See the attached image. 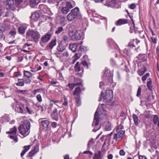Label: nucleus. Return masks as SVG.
Returning <instances> with one entry per match:
<instances>
[{
    "instance_id": "obj_1",
    "label": "nucleus",
    "mask_w": 159,
    "mask_h": 159,
    "mask_svg": "<svg viewBox=\"0 0 159 159\" xmlns=\"http://www.w3.org/2000/svg\"><path fill=\"white\" fill-rule=\"evenodd\" d=\"M100 107V106L98 107L94 114L92 124L93 126L94 127L93 131L94 132H96L100 129L101 125H99V120L105 117L106 115V111L103 109L99 110Z\"/></svg>"
},
{
    "instance_id": "obj_2",
    "label": "nucleus",
    "mask_w": 159,
    "mask_h": 159,
    "mask_svg": "<svg viewBox=\"0 0 159 159\" xmlns=\"http://www.w3.org/2000/svg\"><path fill=\"white\" fill-rule=\"evenodd\" d=\"M30 126V123L29 121H24L18 127L19 133L22 135H25L24 136H27L29 134Z\"/></svg>"
},
{
    "instance_id": "obj_3",
    "label": "nucleus",
    "mask_w": 159,
    "mask_h": 159,
    "mask_svg": "<svg viewBox=\"0 0 159 159\" xmlns=\"http://www.w3.org/2000/svg\"><path fill=\"white\" fill-rule=\"evenodd\" d=\"M102 92L101 94V97L100 98L98 101H101L102 98L104 102H106L107 104L108 105L110 104V103L111 102V99L113 98V91L112 90H108L106 91L105 95L104 97H102Z\"/></svg>"
},
{
    "instance_id": "obj_4",
    "label": "nucleus",
    "mask_w": 159,
    "mask_h": 159,
    "mask_svg": "<svg viewBox=\"0 0 159 159\" xmlns=\"http://www.w3.org/2000/svg\"><path fill=\"white\" fill-rule=\"evenodd\" d=\"M26 35L29 37H31L34 41L37 43L40 37L39 33L36 31L30 29L28 30L26 33Z\"/></svg>"
},
{
    "instance_id": "obj_5",
    "label": "nucleus",
    "mask_w": 159,
    "mask_h": 159,
    "mask_svg": "<svg viewBox=\"0 0 159 159\" xmlns=\"http://www.w3.org/2000/svg\"><path fill=\"white\" fill-rule=\"evenodd\" d=\"M104 4L108 7L113 8H119L120 7V3L117 2L116 0H106Z\"/></svg>"
},
{
    "instance_id": "obj_6",
    "label": "nucleus",
    "mask_w": 159,
    "mask_h": 159,
    "mask_svg": "<svg viewBox=\"0 0 159 159\" xmlns=\"http://www.w3.org/2000/svg\"><path fill=\"white\" fill-rule=\"evenodd\" d=\"M79 13V9L78 7H75L72 10L70 13L67 16L68 20L71 21L74 20L77 16Z\"/></svg>"
},
{
    "instance_id": "obj_7",
    "label": "nucleus",
    "mask_w": 159,
    "mask_h": 159,
    "mask_svg": "<svg viewBox=\"0 0 159 159\" xmlns=\"http://www.w3.org/2000/svg\"><path fill=\"white\" fill-rule=\"evenodd\" d=\"M24 106V104L21 103L18 104L17 102H15L11 104V107L16 111L21 113H23Z\"/></svg>"
},
{
    "instance_id": "obj_8",
    "label": "nucleus",
    "mask_w": 159,
    "mask_h": 159,
    "mask_svg": "<svg viewBox=\"0 0 159 159\" xmlns=\"http://www.w3.org/2000/svg\"><path fill=\"white\" fill-rule=\"evenodd\" d=\"M17 129L15 126H14L12 128H11L9 131L6 132V133L11 134L9 135V138L13 139L15 142H17L18 139L16 135Z\"/></svg>"
},
{
    "instance_id": "obj_9",
    "label": "nucleus",
    "mask_w": 159,
    "mask_h": 159,
    "mask_svg": "<svg viewBox=\"0 0 159 159\" xmlns=\"http://www.w3.org/2000/svg\"><path fill=\"white\" fill-rule=\"evenodd\" d=\"M71 39L73 40H78L81 39L82 33L80 30H76L74 33L72 32L70 34Z\"/></svg>"
},
{
    "instance_id": "obj_10",
    "label": "nucleus",
    "mask_w": 159,
    "mask_h": 159,
    "mask_svg": "<svg viewBox=\"0 0 159 159\" xmlns=\"http://www.w3.org/2000/svg\"><path fill=\"white\" fill-rule=\"evenodd\" d=\"M25 0V2L29 1L30 6L32 8L36 7V6L38 3L42 1L45 2L46 0Z\"/></svg>"
},
{
    "instance_id": "obj_11",
    "label": "nucleus",
    "mask_w": 159,
    "mask_h": 159,
    "mask_svg": "<svg viewBox=\"0 0 159 159\" xmlns=\"http://www.w3.org/2000/svg\"><path fill=\"white\" fill-rule=\"evenodd\" d=\"M27 27V26L25 24L20 25L18 29L19 34H24Z\"/></svg>"
},
{
    "instance_id": "obj_12",
    "label": "nucleus",
    "mask_w": 159,
    "mask_h": 159,
    "mask_svg": "<svg viewBox=\"0 0 159 159\" xmlns=\"http://www.w3.org/2000/svg\"><path fill=\"white\" fill-rule=\"evenodd\" d=\"M124 134V132L122 131V132L120 133V134L116 133L113 136V139L116 141H118L121 140L123 137V135Z\"/></svg>"
},
{
    "instance_id": "obj_13",
    "label": "nucleus",
    "mask_w": 159,
    "mask_h": 159,
    "mask_svg": "<svg viewBox=\"0 0 159 159\" xmlns=\"http://www.w3.org/2000/svg\"><path fill=\"white\" fill-rule=\"evenodd\" d=\"M79 45V43H75L73 44H70L69 46V49L73 52H75L77 50V47Z\"/></svg>"
},
{
    "instance_id": "obj_14",
    "label": "nucleus",
    "mask_w": 159,
    "mask_h": 159,
    "mask_svg": "<svg viewBox=\"0 0 159 159\" xmlns=\"http://www.w3.org/2000/svg\"><path fill=\"white\" fill-rule=\"evenodd\" d=\"M39 150L38 146L37 145L34 146V149L29 152L28 156L30 157H32L39 151Z\"/></svg>"
},
{
    "instance_id": "obj_15",
    "label": "nucleus",
    "mask_w": 159,
    "mask_h": 159,
    "mask_svg": "<svg viewBox=\"0 0 159 159\" xmlns=\"http://www.w3.org/2000/svg\"><path fill=\"white\" fill-rule=\"evenodd\" d=\"M81 56V53L80 52L75 53L72 58L71 63L74 64L80 57Z\"/></svg>"
},
{
    "instance_id": "obj_16",
    "label": "nucleus",
    "mask_w": 159,
    "mask_h": 159,
    "mask_svg": "<svg viewBox=\"0 0 159 159\" xmlns=\"http://www.w3.org/2000/svg\"><path fill=\"white\" fill-rule=\"evenodd\" d=\"M51 37L50 34H47L42 38L41 41L44 43L47 42L50 39Z\"/></svg>"
},
{
    "instance_id": "obj_17",
    "label": "nucleus",
    "mask_w": 159,
    "mask_h": 159,
    "mask_svg": "<svg viewBox=\"0 0 159 159\" xmlns=\"http://www.w3.org/2000/svg\"><path fill=\"white\" fill-rule=\"evenodd\" d=\"M127 23V20H126L124 19H120L116 22L115 24L116 25L120 26Z\"/></svg>"
},
{
    "instance_id": "obj_18",
    "label": "nucleus",
    "mask_w": 159,
    "mask_h": 159,
    "mask_svg": "<svg viewBox=\"0 0 159 159\" xmlns=\"http://www.w3.org/2000/svg\"><path fill=\"white\" fill-rule=\"evenodd\" d=\"M81 92L80 88L79 87H76L74 91L73 95L74 96H76L77 97H80Z\"/></svg>"
},
{
    "instance_id": "obj_19",
    "label": "nucleus",
    "mask_w": 159,
    "mask_h": 159,
    "mask_svg": "<svg viewBox=\"0 0 159 159\" xmlns=\"http://www.w3.org/2000/svg\"><path fill=\"white\" fill-rule=\"evenodd\" d=\"M102 152L99 151L98 152L95 153L92 159H102Z\"/></svg>"
},
{
    "instance_id": "obj_20",
    "label": "nucleus",
    "mask_w": 159,
    "mask_h": 159,
    "mask_svg": "<svg viewBox=\"0 0 159 159\" xmlns=\"http://www.w3.org/2000/svg\"><path fill=\"white\" fill-rule=\"evenodd\" d=\"M123 124V122L122 121L121 124L118 126L116 129V132L117 133L120 134V133H121L122 132V131H123V132H124V134H125V131L123 130V126L122 125V124Z\"/></svg>"
},
{
    "instance_id": "obj_21",
    "label": "nucleus",
    "mask_w": 159,
    "mask_h": 159,
    "mask_svg": "<svg viewBox=\"0 0 159 159\" xmlns=\"http://www.w3.org/2000/svg\"><path fill=\"white\" fill-rule=\"evenodd\" d=\"M107 84L109 85L110 88L114 87L116 85V84L113 81L111 77L108 78L107 79Z\"/></svg>"
},
{
    "instance_id": "obj_22",
    "label": "nucleus",
    "mask_w": 159,
    "mask_h": 159,
    "mask_svg": "<svg viewBox=\"0 0 159 159\" xmlns=\"http://www.w3.org/2000/svg\"><path fill=\"white\" fill-rule=\"evenodd\" d=\"M42 125L46 130L47 129L49 125V122L48 120H44L41 121Z\"/></svg>"
},
{
    "instance_id": "obj_23",
    "label": "nucleus",
    "mask_w": 159,
    "mask_h": 159,
    "mask_svg": "<svg viewBox=\"0 0 159 159\" xmlns=\"http://www.w3.org/2000/svg\"><path fill=\"white\" fill-rule=\"evenodd\" d=\"M112 126L111 123L108 122L105 124L104 129L106 131H110L111 129Z\"/></svg>"
},
{
    "instance_id": "obj_24",
    "label": "nucleus",
    "mask_w": 159,
    "mask_h": 159,
    "mask_svg": "<svg viewBox=\"0 0 159 159\" xmlns=\"http://www.w3.org/2000/svg\"><path fill=\"white\" fill-rule=\"evenodd\" d=\"M5 4L8 5L10 7H11L14 3V0H6L4 2Z\"/></svg>"
},
{
    "instance_id": "obj_25",
    "label": "nucleus",
    "mask_w": 159,
    "mask_h": 159,
    "mask_svg": "<svg viewBox=\"0 0 159 159\" xmlns=\"http://www.w3.org/2000/svg\"><path fill=\"white\" fill-rule=\"evenodd\" d=\"M39 15L38 13L35 12L32 14L31 17L34 20H37L39 19Z\"/></svg>"
},
{
    "instance_id": "obj_26",
    "label": "nucleus",
    "mask_w": 159,
    "mask_h": 159,
    "mask_svg": "<svg viewBox=\"0 0 159 159\" xmlns=\"http://www.w3.org/2000/svg\"><path fill=\"white\" fill-rule=\"evenodd\" d=\"M52 116L55 120H58L57 110V108H55L53 111V113L52 114Z\"/></svg>"
},
{
    "instance_id": "obj_27",
    "label": "nucleus",
    "mask_w": 159,
    "mask_h": 159,
    "mask_svg": "<svg viewBox=\"0 0 159 159\" xmlns=\"http://www.w3.org/2000/svg\"><path fill=\"white\" fill-rule=\"evenodd\" d=\"M75 5V4L74 3V2L72 1L71 2H66V6L70 9L74 7Z\"/></svg>"
},
{
    "instance_id": "obj_28",
    "label": "nucleus",
    "mask_w": 159,
    "mask_h": 159,
    "mask_svg": "<svg viewBox=\"0 0 159 159\" xmlns=\"http://www.w3.org/2000/svg\"><path fill=\"white\" fill-rule=\"evenodd\" d=\"M65 49V47L62 44H59L57 48V49L58 51L61 52L64 51Z\"/></svg>"
},
{
    "instance_id": "obj_29",
    "label": "nucleus",
    "mask_w": 159,
    "mask_h": 159,
    "mask_svg": "<svg viewBox=\"0 0 159 159\" xmlns=\"http://www.w3.org/2000/svg\"><path fill=\"white\" fill-rule=\"evenodd\" d=\"M87 50V48L83 46H80L79 48L77 49V51H80L82 52H85Z\"/></svg>"
},
{
    "instance_id": "obj_30",
    "label": "nucleus",
    "mask_w": 159,
    "mask_h": 159,
    "mask_svg": "<svg viewBox=\"0 0 159 159\" xmlns=\"http://www.w3.org/2000/svg\"><path fill=\"white\" fill-rule=\"evenodd\" d=\"M128 48H126L125 49L123 50V52L125 55L128 56H130L131 54V52H130V49Z\"/></svg>"
},
{
    "instance_id": "obj_31",
    "label": "nucleus",
    "mask_w": 159,
    "mask_h": 159,
    "mask_svg": "<svg viewBox=\"0 0 159 159\" xmlns=\"http://www.w3.org/2000/svg\"><path fill=\"white\" fill-rule=\"evenodd\" d=\"M62 104L63 105L67 106L68 103V100L65 96H64L63 99L61 101Z\"/></svg>"
},
{
    "instance_id": "obj_32",
    "label": "nucleus",
    "mask_w": 159,
    "mask_h": 159,
    "mask_svg": "<svg viewBox=\"0 0 159 159\" xmlns=\"http://www.w3.org/2000/svg\"><path fill=\"white\" fill-rule=\"evenodd\" d=\"M16 85L18 86H23L24 85V83L22 79H18V82L16 83Z\"/></svg>"
},
{
    "instance_id": "obj_33",
    "label": "nucleus",
    "mask_w": 159,
    "mask_h": 159,
    "mask_svg": "<svg viewBox=\"0 0 159 159\" xmlns=\"http://www.w3.org/2000/svg\"><path fill=\"white\" fill-rule=\"evenodd\" d=\"M24 76L28 79H29L32 76V74L28 71H24Z\"/></svg>"
},
{
    "instance_id": "obj_34",
    "label": "nucleus",
    "mask_w": 159,
    "mask_h": 159,
    "mask_svg": "<svg viewBox=\"0 0 159 159\" xmlns=\"http://www.w3.org/2000/svg\"><path fill=\"white\" fill-rule=\"evenodd\" d=\"M56 44V40H53L49 44L48 46L49 48L52 49L53 47L55 46Z\"/></svg>"
},
{
    "instance_id": "obj_35",
    "label": "nucleus",
    "mask_w": 159,
    "mask_h": 159,
    "mask_svg": "<svg viewBox=\"0 0 159 159\" xmlns=\"http://www.w3.org/2000/svg\"><path fill=\"white\" fill-rule=\"evenodd\" d=\"M145 54H139L137 57L139 60L143 61L145 60Z\"/></svg>"
},
{
    "instance_id": "obj_36",
    "label": "nucleus",
    "mask_w": 159,
    "mask_h": 159,
    "mask_svg": "<svg viewBox=\"0 0 159 159\" xmlns=\"http://www.w3.org/2000/svg\"><path fill=\"white\" fill-rule=\"evenodd\" d=\"M80 84V82H78L77 83L69 84H68V86L72 90L77 85H79V84Z\"/></svg>"
},
{
    "instance_id": "obj_37",
    "label": "nucleus",
    "mask_w": 159,
    "mask_h": 159,
    "mask_svg": "<svg viewBox=\"0 0 159 159\" xmlns=\"http://www.w3.org/2000/svg\"><path fill=\"white\" fill-rule=\"evenodd\" d=\"M70 9L66 6L64 7L61 9V11L63 14H66L69 11Z\"/></svg>"
},
{
    "instance_id": "obj_38",
    "label": "nucleus",
    "mask_w": 159,
    "mask_h": 159,
    "mask_svg": "<svg viewBox=\"0 0 159 159\" xmlns=\"http://www.w3.org/2000/svg\"><path fill=\"white\" fill-rule=\"evenodd\" d=\"M156 154L151 156V159H159V154L157 151H156Z\"/></svg>"
},
{
    "instance_id": "obj_39",
    "label": "nucleus",
    "mask_w": 159,
    "mask_h": 159,
    "mask_svg": "<svg viewBox=\"0 0 159 159\" xmlns=\"http://www.w3.org/2000/svg\"><path fill=\"white\" fill-rule=\"evenodd\" d=\"M94 143V142L93 139H91L89 140L88 144V147L89 148H90L93 145Z\"/></svg>"
},
{
    "instance_id": "obj_40",
    "label": "nucleus",
    "mask_w": 159,
    "mask_h": 159,
    "mask_svg": "<svg viewBox=\"0 0 159 159\" xmlns=\"http://www.w3.org/2000/svg\"><path fill=\"white\" fill-rule=\"evenodd\" d=\"M25 109L26 110V111H27L29 114H32L34 113V111L28 107H25Z\"/></svg>"
},
{
    "instance_id": "obj_41",
    "label": "nucleus",
    "mask_w": 159,
    "mask_h": 159,
    "mask_svg": "<svg viewBox=\"0 0 159 159\" xmlns=\"http://www.w3.org/2000/svg\"><path fill=\"white\" fill-rule=\"evenodd\" d=\"M133 117L134 124L135 125H138V118L137 116L135 114H133Z\"/></svg>"
},
{
    "instance_id": "obj_42",
    "label": "nucleus",
    "mask_w": 159,
    "mask_h": 159,
    "mask_svg": "<svg viewBox=\"0 0 159 159\" xmlns=\"http://www.w3.org/2000/svg\"><path fill=\"white\" fill-rule=\"evenodd\" d=\"M69 56V53L68 52L66 51L64 52L61 55L60 57L61 58H67Z\"/></svg>"
},
{
    "instance_id": "obj_43",
    "label": "nucleus",
    "mask_w": 159,
    "mask_h": 159,
    "mask_svg": "<svg viewBox=\"0 0 159 159\" xmlns=\"http://www.w3.org/2000/svg\"><path fill=\"white\" fill-rule=\"evenodd\" d=\"M107 42L110 44V46H111V44H113L114 46V48H116V46H117V45L115 44V43L112 39H107Z\"/></svg>"
},
{
    "instance_id": "obj_44",
    "label": "nucleus",
    "mask_w": 159,
    "mask_h": 159,
    "mask_svg": "<svg viewBox=\"0 0 159 159\" xmlns=\"http://www.w3.org/2000/svg\"><path fill=\"white\" fill-rule=\"evenodd\" d=\"M59 101L58 100H52L50 101V103L51 105L52 106L53 104L54 105L57 106L58 107H60L58 105V103H59Z\"/></svg>"
},
{
    "instance_id": "obj_45",
    "label": "nucleus",
    "mask_w": 159,
    "mask_h": 159,
    "mask_svg": "<svg viewBox=\"0 0 159 159\" xmlns=\"http://www.w3.org/2000/svg\"><path fill=\"white\" fill-rule=\"evenodd\" d=\"M153 121L154 124H157L159 121V118L157 115H155L154 116Z\"/></svg>"
},
{
    "instance_id": "obj_46",
    "label": "nucleus",
    "mask_w": 159,
    "mask_h": 159,
    "mask_svg": "<svg viewBox=\"0 0 159 159\" xmlns=\"http://www.w3.org/2000/svg\"><path fill=\"white\" fill-rule=\"evenodd\" d=\"M75 70L76 71L79 72L80 71V64L79 62H77L75 65Z\"/></svg>"
},
{
    "instance_id": "obj_47",
    "label": "nucleus",
    "mask_w": 159,
    "mask_h": 159,
    "mask_svg": "<svg viewBox=\"0 0 159 159\" xmlns=\"http://www.w3.org/2000/svg\"><path fill=\"white\" fill-rule=\"evenodd\" d=\"M57 30L55 33L56 34H58L60 33L63 30V28L62 27H58L57 28Z\"/></svg>"
},
{
    "instance_id": "obj_48",
    "label": "nucleus",
    "mask_w": 159,
    "mask_h": 159,
    "mask_svg": "<svg viewBox=\"0 0 159 159\" xmlns=\"http://www.w3.org/2000/svg\"><path fill=\"white\" fill-rule=\"evenodd\" d=\"M76 98V103L77 106H79L81 104V100L80 98V97H75Z\"/></svg>"
},
{
    "instance_id": "obj_49",
    "label": "nucleus",
    "mask_w": 159,
    "mask_h": 159,
    "mask_svg": "<svg viewBox=\"0 0 159 159\" xmlns=\"http://www.w3.org/2000/svg\"><path fill=\"white\" fill-rule=\"evenodd\" d=\"M112 134V132H111L110 134L106 135H105L102 136L103 137H105L106 139L110 141V140L111 138V136Z\"/></svg>"
},
{
    "instance_id": "obj_50",
    "label": "nucleus",
    "mask_w": 159,
    "mask_h": 159,
    "mask_svg": "<svg viewBox=\"0 0 159 159\" xmlns=\"http://www.w3.org/2000/svg\"><path fill=\"white\" fill-rule=\"evenodd\" d=\"M142 88L141 86H139L138 89L137 94H136L137 96L139 97L141 95Z\"/></svg>"
},
{
    "instance_id": "obj_51",
    "label": "nucleus",
    "mask_w": 159,
    "mask_h": 159,
    "mask_svg": "<svg viewBox=\"0 0 159 159\" xmlns=\"http://www.w3.org/2000/svg\"><path fill=\"white\" fill-rule=\"evenodd\" d=\"M45 89H37L34 90V94H35L37 93L40 92L41 91H43Z\"/></svg>"
},
{
    "instance_id": "obj_52",
    "label": "nucleus",
    "mask_w": 159,
    "mask_h": 159,
    "mask_svg": "<svg viewBox=\"0 0 159 159\" xmlns=\"http://www.w3.org/2000/svg\"><path fill=\"white\" fill-rule=\"evenodd\" d=\"M74 82L75 83H77L78 82L80 83V84H79V85H81L82 84V82L81 80L80 79H79L78 78H76L75 77L74 78Z\"/></svg>"
},
{
    "instance_id": "obj_53",
    "label": "nucleus",
    "mask_w": 159,
    "mask_h": 159,
    "mask_svg": "<svg viewBox=\"0 0 159 159\" xmlns=\"http://www.w3.org/2000/svg\"><path fill=\"white\" fill-rule=\"evenodd\" d=\"M134 46V43L132 42H129L128 45L127 47V48H129V49H131V48H133Z\"/></svg>"
},
{
    "instance_id": "obj_54",
    "label": "nucleus",
    "mask_w": 159,
    "mask_h": 159,
    "mask_svg": "<svg viewBox=\"0 0 159 159\" xmlns=\"http://www.w3.org/2000/svg\"><path fill=\"white\" fill-rule=\"evenodd\" d=\"M60 22L61 24L65 25L66 23L65 18L63 16L61 17L60 19Z\"/></svg>"
},
{
    "instance_id": "obj_55",
    "label": "nucleus",
    "mask_w": 159,
    "mask_h": 159,
    "mask_svg": "<svg viewBox=\"0 0 159 159\" xmlns=\"http://www.w3.org/2000/svg\"><path fill=\"white\" fill-rule=\"evenodd\" d=\"M50 84L52 85H56L55 86H59V84L58 82L56 81L52 80L50 82Z\"/></svg>"
},
{
    "instance_id": "obj_56",
    "label": "nucleus",
    "mask_w": 159,
    "mask_h": 159,
    "mask_svg": "<svg viewBox=\"0 0 159 159\" xmlns=\"http://www.w3.org/2000/svg\"><path fill=\"white\" fill-rule=\"evenodd\" d=\"M36 98L39 102H42V98L40 94L37 95L36 96Z\"/></svg>"
},
{
    "instance_id": "obj_57",
    "label": "nucleus",
    "mask_w": 159,
    "mask_h": 159,
    "mask_svg": "<svg viewBox=\"0 0 159 159\" xmlns=\"http://www.w3.org/2000/svg\"><path fill=\"white\" fill-rule=\"evenodd\" d=\"M9 34L12 36H14L16 34V32L15 30H13L9 32Z\"/></svg>"
},
{
    "instance_id": "obj_58",
    "label": "nucleus",
    "mask_w": 159,
    "mask_h": 159,
    "mask_svg": "<svg viewBox=\"0 0 159 159\" xmlns=\"http://www.w3.org/2000/svg\"><path fill=\"white\" fill-rule=\"evenodd\" d=\"M22 79L23 80L24 83L29 84L31 81V80L29 79L26 80L25 79Z\"/></svg>"
},
{
    "instance_id": "obj_59",
    "label": "nucleus",
    "mask_w": 159,
    "mask_h": 159,
    "mask_svg": "<svg viewBox=\"0 0 159 159\" xmlns=\"http://www.w3.org/2000/svg\"><path fill=\"white\" fill-rule=\"evenodd\" d=\"M47 2L49 4H54L56 2V0H47Z\"/></svg>"
},
{
    "instance_id": "obj_60",
    "label": "nucleus",
    "mask_w": 159,
    "mask_h": 159,
    "mask_svg": "<svg viewBox=\"0 0 159 159\" xmlns=\"http://www.w3.org/2000/svg\"><path fill=\"white\" fill-rule=\"evenodd\" d=\"M136 7V5L134 3H132L130 5L129 8L132 9H134Z\"/></svg>"
},
{
    "instance_id": "obj_61",
    "label": "nucleus",
    "mask_w": 159,
    "mask_h": 159,
    "mask_svg": "<svg viewBox=\"0 0 159 159\" xmlns=\"http://www.w3.org/2000/svg\"><path fill=\"white\" fill-rule=\"evenodd\" d=\"M21 75V74L19 72H15L14 73V76L16 77H18Z\"/></svg>"
},
{
    "instance_id": "obj_62",
    "label": "nucleus",
    "mask_w": 159,
    "mask_h": 159,
    "mask_svg": "<svg viewBox=\"0 0 159 159\" xmlns=\"http://www.w3.org/2000/svg\"><path fill=\"white\" fill-rule=\"evenodd\" d=\"M35 105L36 107H37L38 108H39V109H41V111H43V107L41 105H39L37 103Z\"/></svg>"
},
{
    "instance_id": "obj_63",
    "label": "nucleus",
    "mask_w": 159,
    "mask_h": 159,
    "mask_svg": "<svg viewBox=\"0 0 159 159\" xmlns=\"http://www.w3.org/2000/svg\"><path fill=\"white\" fill-rule=\"evenodd\" d=\"M151 39L152 42L154 44H156L157 42V39L156 38L151 37Z\"/></svg>"
},
{
    "instance_id": "obj_64",
    "label": "nucleus",
    "mask_w": 159,
    "mask_h": 159,
    "mask_svg": "<svg viewBox=\"0 0 159 159\" xmlns=\"http://www.w3.org/2000/svg\"><path fill=\"white\" fill-rule=\"evenodd\" d=\"M30 145H28L24 147V150L27 152L30 148Z\"/></svg>"
}]
</instances>
